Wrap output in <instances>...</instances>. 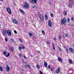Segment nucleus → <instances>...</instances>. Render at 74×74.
Listing matches in <instances>:
<instances>
[{
	"instance_id": "1",
	"label": "nucleus",
	"mask_w": 74,
	"mask_h": 74,
	"mask_svg": "<svg viewBox=\"0 0 74 74\" xmlns=\"http://www.w3.org/2000/svg\"><path fill=\"white\" fill-rule=\"evenodd\" d=\"M23 7L24 8H27L28 9L29 8V4L27 3L26 2H25V5H23Z\"/></svg>"
},
{
	"instance_id": "2",
	"label": "nucleus",
	"mask_w": 74,
	"mask_h": 74,
	"mask_svg": "<svg viewBox=\"0 0 74 74\" xmlns=\"http://www.w3.org/2000/svg\"><path fill=\"white\" fill-rule=\"evenodd\" d=\"M66 18H64L61 21V24L62 25H64V23H66Z\"/></svg>"
},
{
	"instance_id": "3",
	"label": "nucleus",
	"mask_w": 74,
	"mask_h": 74,
	"mask_svg": "<svg viewBox=\"0 0 74 74\" xmlns=\"http://www.w3.org/2000/svg\"><path fill=\"white\" fill-rule=\"evenodd\" d=\"M7 33L8 36H11L12 34L11 33V32L10 30H8L7 31Z\"/></svg>"
},
{
	"instance_id": "4",
	"label": "nucleus",
	"mask_w": 74,
	"mask_h": 74,
	"mask_svg": "<svg viewBox=\"0 0 74 74\" xmlns=\"http://www.w3.org/2000/svg\"><path fill=\"white\" fill-rule=\"evenodd\" d=\"M6 51L3 52V54L5 56V55H6ZM7 53H8V55H6V57H8L10 56V53H9V52H7Z\"/></svg>"
},
{
	"instance_id": "5",
	"label": "nucleus",
	"mask_w": 74,
	"mask_h": 74,
	"mask_svg": "<svg viewBox=\"0 0 74 74\" xmlns=\"http://www.w3.org/2000/svg\"><path fill=\"white\" fill-rule=\"evenodd\" d=\"M3 35L4 37H6V36H7V31L5 30H3Z\"/></svg>"
},
{
	"instance_id": "6",
	"label": "nucleus",
	"mask_w": 74,
	"mask_h": 74,
	"mask_svg": "<svg viewBox=\"0 0 74 74\" xmlns=\"http://www.w3.org/2000/svg\"><path fill=\"white\" fill-rule=\"evenodd\" d=\"M7 10L8 13L9 14H11V9L10 8H7Z\"/></svg>"
},
{
	"instance_id": "7",
	"label": "nucleus",
	"mask_w": 74,
	"mask_h": 74,
	"mask_svg": "<svg viewBox=\"0 0 74 74\" xmlns=\"http://www.w3.org/2000/svg\"><path fill=\"white\" fill-rule=\"evenodd\" d=\"M29 1L30 3H33V2L35 3V4H36L37 3V1H38V0H31H31H29Z\"/></svg>"
},
{
	"instance_id": "8",
	"label": "nucleus",
	"mask_w": 74,
	"mask_h": 74,
	"mask_svg": "<svg viewBox=\"0 0 74 74\" xmlns=\"http://www.w3.org/2000/svg\"><path fill=\"white\" fill-rule=\"evenodd\" d=\"M13 23H15L16 25H18V21H17L15 19H13Z\"/></svg>"
},
{
	"instance_id": "9",
	"label": "nucleus",
	"mask_w": 74,
	"mask_h": 74,
	"mask_svg": "<svg viewBox=\"0 0 74 74\" xmlns=\"http://www.w3.org/2000/svg\"><path fill=\"white\" fill-rule=\"evenodd\" d=\"M69 50L72 53H74V50H73V49L71 47L70 48Z\"/></svg>"
},
{
	"instance_id": "10",
	"label": "nucleus",
	"mask_w": 74,
	"mask_h": 74,
	"mask_svg": "<svg viewBox=\"0 0 74 74\" xmlns=\"http://www.w3.org/2000/svg\"><path fill=\"white\" fill-rule=\"evenodd\" d=\"M69 50L72 53H74V50H73V49L71 47L70 48Z\"/></svg>"
},
{
	"instance_id": "11",
	"label": "nucleus",
	"mask_w": 74,
	"mask_h": 74,
	"mask_svg": "<svg viewBox=\"0 0 74 74\" xmlns=\"http://www.w3.org/2000/svg\"><path fill=\"white\" fill-rule=\"evenodd\" d=\"M25 67L26 68V69H27V68H29V69H30V65H29L26 64L25 65Z\"/></svg>"
},
{
	"instance_id": "12",
	"label": "nucleus",
	"mask_w": 74,
	"mask_h": 74,
	"mask_svg": "<svg viewBox=\"0 0 74 74\" xmlns=\"http://www.w3.org/2000/svg\"><path fill=\"white\" fill-rule=\"evenodd\" d=\"M40 18L41 21H43L44 20V17L42 15H40Z\"/></svg>"
},
{
	"instance_id": "13",
	"label": "nucleus",
	"mask_w": 74,
	"mask_h": 74,
	"mask_svg": "<svg viewBox=\"0 0 74 74\" xmlns=\"http://www.w3.org/2000/svg\"><path fill=\"white\" fill-rule=\"evenodd\" d=\"M52 22H51V21H49L48 25L49 26H50V27H51V25H52Z\"/></svg>"
},
{
	"instance_id": "14",
	"label": "nucleus",
	"mask_w": 74,
	"mask_h": 74,
	"mask_svg": "<svg viewBox=\"0 0 74 74\" xmlns=\"http://www.w3.org/2000/svg\"><path fill=\"white\" fill-rule=\"evenodd\" d=\"M60 68H58V69L56 71V73H59V72H60Z\"/></svg>"
},
{
	"instance_id": "15",
	"label": "nucleus",
	"mask_w": 74,
	"mask_h": 74,
	"mask_svg": "<svg viewBox=\"0 0 74 74\" xmlns=\"http://www.w3.org/2000/svg\"><path fill=\"white\" fill-rule=\"evenodd\" d=\"M6 71H10V68H9V66L7 65V67H6Z\"/></svg>"
},
{
	"instance_id": "16",
	"label": "nucleus",
	"mask_w": 74,
	"mask_h": 74,
	"mask_svg": "<svg viewBox=\"0 0 74 74\" xmlns=\"http://www.w3.org/2000/svg\"><path fill=\"white\" fill-rule=\"evenodd\" d=\"M47 62H45L44 63V66L45 67H47Z\"/></svg>"
},
{
	"instance_id": "17",
	"label": "nucleus",
	"mask_w": 74,
	"mask_h": 74,
	"mask_svg": "<svg viewBox=\"0 0 74 74\" xmlns=\"http://www.w3.org/2000/svg\"><path fill=\"white\" fill-rule=\"evenodd\" d=\"M58 59V60H59V62H62V58H60V57H59Z\"/></svg>"
},
{
	"instance_id": "18",
	"label": "nucleus",
	"mask_w": 74,
	"mask_h": 74,
	"mask_svg": "<svg viewBox=\"0 0 74 74\" xmlns=\"http://www.w3.org/2000/svg\"><path fill=\"white\" fill-rule=\"evenodd\" d=\"M19 10L21 13H23V14H25V12L23 11V10L21 9H19Z\"/></svg>"
},
{
	"instance_id": "19",
	"label": "nucleus",
	"mask_w": 74,
	"mask_h": 74,
	"mask_svg": "<svg viewBox=\"0 0 74 74\" xmlns=\"http://www.w3.org/2000/svg\"><path fill=\"white\" fill-rule=\"evenodd\" d=\"M63 13L64 15H65V16H66V15H67V11H64L63 12Z\"/></svg>"
},
{
	"instance_id": "20",
	"label": "nucleus",
	"mask_w": 74,
	"mask_h": 74,
	"mask_svg": "<svg viewBox=\"0 0 74 74\" xmlns=\"http://www.w3.org/2000/svg\"><path fill=\"white\" fill-rule=\"evenodd\" d=\"M69 63H70V64H72L73 62H72V60L71 59H69Z\"/></svg>"
},
{
	"instance_id": "21",
	"label": "nucleus",
	"mask_w": 74,
	"mask_h": 74,
	"mask_svg": "<svg viewBox=\"0 0 74 74\" xmlns=\"http://www.w3.org/2000/svg\"><path fill=\"white\" fill-rule=\"evenodd\" d=\"M10 49L11 51H14V48H13L12 47L10 48Z\"/></svg>"
},
{
	"instance_id": "22",
	"label": "nucleus",
	"mask_w": 74,
	"mask_h": 74,
	"mask_svg": "<svg viewBox=\"0 0 74 74\" xmlns=\"http://www.w3.org/2000/svg\"><path fill=\"white\" fill-rule=\"evenodd\" d=\"M18 54L19 55V56L20 58H21V57H22V54L21 53H19Z\"/></svg>"
},
{
	"instance_id": "23",
	"label": "nucleus",
	"mask_w": 74,
	"mask_h": 74,
	"mask_svg": "<svg viewBox=\"0 0 74 74\" xmlns=\"http://www.w3.org/2000/svg\"><path fill=\"white\" fill-rule=\"evenodd\" d=\"M52 45L53 49H54V50H55V47L54 46V44H53V43Z\"/></svg>"
},
{
	"instance_id": "24",
	"label": "nucleus",
	"mask_w": 74,
	"mask_h": 74,
	"mask_svg": "<svg viewBox=\"0 0 74 74\" xmlns=\"http://www.w3.org/2000/svg\"><path fill=\"white\" fill-rule=\"evenodd\" d=\"M45 17L46 18V20H48V15H46L45 16Z\"/></svg>"
},
{
	"instance_id": "25",
	"label": "nucleus",
	"mask_w": 74,
	"mask_h": 74,
	"mask_svg": "<svg viewBox=\"0 0 74 74\" xmlns=\"http://www.w3.org/2000/svg\"><path fill=\"white\" fill-rule=\"evenodd\" d=\"M42 33L43 35H45V32H44V30H42Z\"/></svg>"
},
{
	"instance_id": "26",
	"label": "nucleus",
	"mask_w": 74,
	"mask_h": 74,
	"mask_svg": "<svg viewBox=\"0 0 74 74\" xmlns=\"http://www.w3.org/2000/svg\"><path fill=\"white\" fill-rule=\"evenodd\" d=\"M50 16H51V17H53V14L51 13V14H50Z\"/></svg>"
},
{
	"instance_id": "27",
	"label": "nucleus",
	"mask_w": 74,
	"mask_h": 74,
	"mask_svg": "<svg viewBox=\"0 0 74 74\" xmlns=\"http://www.w3.org/2000/svg\"><path fill=\"white\" fill-rule=\"evenodd\" d=\"M5 40L6 42H7V41H8V39L7 38V37L5 38Z\"/></svg>"
},
{
	"instance_id": "28",
	"label": "nucleus",
	"mask_w": 74,
	"mask_h": 74,
	"mask_svg": "<svg viewBox=\"0 0 74 74\" xmlns=\"http://www.w3.org/2000/svg\"><path fill=\"white\" fill-rule=\"evenodd\" d=\"M11 41H12V42H14V39L12 38H11Z\"/></svg>"
},
{
	"instance_id": "29",
	"label": "nucleus",
	"mask_w": 74,
	"mask_h": 74,
	"mask_svg": "<svg viewBox=\"0 0 74 74\" xmlns=\"http://www.w3.org/2000/svg\"><path fill=\"white\" fill-rule=\"evenodd\" d=\"M29 36L30 37H32V33H29Z\"/></svg>"
},
{
	"instance_id": "30",
	"label": "nucleus",
	"mask_w": 74,
	"mask_h": 74,
	"mask_svg": "<svg viewBox=\"0 0 74 74\" xmlns=\"http://www.w3.org/2000/svg\"><path fill=\"white\" fill-rule=\"evenodd\" d=\"M69 7H70V8H72V5H71V4H69Z\"/></svg>"
},
{
	"instance_id": "31",
	"label": "nucleus",
	"mask_w": 74,
	"mask_h": 74,
	"mask_svg": "<svg viewBox=\"0 0 74 74\" xmlns=\"http://www.w3.org/2000/svg\"><path fill=\"white\" fill-rule=\"evenodd\" d=\"M0 70L1 71H3V68L2 67L0 66Z\"/></svg>"
},
{
	"instance_id": "32",
	"label": "nucleus",
	"mask_w": 74,
	"mask_h": 74,
	"mask_svg": "<svg viewBox=\"0 0 74 74\" xmlns=\"http://www.w3.org/2000/svg\"><path fill=\"white\" fill-rule=\"evenodd\" d=\"M19 49L20 51L22 50V47H19Z\"/></svg>"
},
{
	"instance_id": "33",
	"label": "nucleus",
	"mask_w": 74,
	"mask_h": 74,
	"mask_svg": "<svg viewBox=\"0 0 74 74\" xmlns=\"http://www.w3.org/2000/svg\"><path fill=\"white\" fill-rule=\"evenodd\" d=\"M58 48L59 49V50H60V51H62V49H60V47H58Z\"/></svg>"
},
{
	"instance_id": "34",
	"label": "nucleus",
	"mask_w": 74,
	"mask_h": 74,
	"mask_svg": "<svg viewBox=\"0 0 74 74\" xmlns=\"http://www.w3.org/2000/svg\"><path fill=\"white\" fill-rule=\"evenodd\" d=\"M14 32L15 34H17V32H16V31L15 30L14 31Z\"/></svg>"
},
{
	"instance_id": "35",
	"label": "nucleus",
	"mask_w": 74,
	"mask_h": 74,
	"mask_svg": "<svg viewBox=\"0 0 74 74\" xmlns=\"http://www.w3.org/2000/svg\"><path fill=\"white\" fill-rule=\"evenodd\" d=\"M66 51L67 52V53H68L69 51H68V49H67V48H66Z\"/></svg>"
},
{
	"instance_id": "36",
	"label": "nucleus",
	"mask_w": 74,
	"mask_h": 74,
	"mask_svg": "<svg viewBox=\"0 0 74 74\" xmlns=\"http://www.w3.org/2000/svg\"><path fill=\"white\" fill-rule=\"evenodd\" d=\"M61 38H62V37L61 36H59V40H61Z\"/></svg>"
},
{
	"instance_id": "37",
	"label": "nucleus",
	"mask_w": 74,
	"mask_h": 74,
	"mask_svg": "<svg viewBox=\"0 0 74 74\" xmlns=\"http://www.w3.org/2000/svg\"><path fill=\"white\" fill-rule=\"evenodd\" d=\"M51 70L53 71V70H54V69H53V68H51Z\"/></svg>"
},
{
	"instance_id": "38",
	"label": "nucleus",
	"mask_w": 74,
	"mask_h": 74,
	"mask_svg": "<svg viewBox=\"0 0 74 74\" xmlns=\"http://www.w3.org/2000/svg\"><path fill=\"white\" fill-rule=\"evenodd\" d=\"M22 48H23V49H25V47L24 46H22Z\"/></svg>"
},
{
	"instance_id": "39",
	"label": "nucleus",
	"mask_w": 74,
	"mask_h": 74,
	"mask_svg": "<svg viewBox=\"0 0 74 74\" xmlns=\"http://www.w3.org/2000/svg\"><path fill=\"white\" fill-rule=\"evenodd\" d=\"M37 68H38V69H39V67H40V66H39L38 65H37L36 66Z\"/></svg>"
},
{
	"instance_id": "40",
	"label": "nucleus",
	"mask_w": 74,
	"mask_h": 74,
	"mask_svg": "<svg viewBox=\"0 0 74 74\" xmlns=\"http://www.w3.org/2000/svg\"><path fill=\"white\" fill-rule=\"evenodd\" d=\"M67 21H68V22H69L70 21V18H69V17H68L67 19Z\"/></svg>"
},
{
	"instance_id": "41",
	"label": "nucleus",
	"mask_w": 74,
	"mask_h": 74,
	"mask_svg": "<svg viewBox=\"0 0 74 74\" xmlns=\"http://www.w3.org/2000/svg\"><path fill=\"white\" fill-rule=\"evenodd\" d=\"M23 57H24V59H26L27 58L25 56H24Z\"/></svg>"
},
{
	"instance_id": "42",
	"label": "nucleus",
	"mask_w": 74,
	"mask_h": 74,
	"mask_svg": "<svg viewBox=\"0 0 74 74\" xmlns=\"http://www.w3.org/2000/svg\"><path fill=\"white\" fill-rule=\"evenodd\" d=\"M65 36H66V37H67V36H68V34H65Z\"/></svg>"
},
{
	"instance_id": "43",
	"label": "nucleus",
	"mask_w": 74,
	"mask_h": 74,
	"mask_svg": "<svg viewBox=\"0 0 74 74\" xmlns=\"http://www.w3.org/2000/svg\"><path fill=\"white\" fill-rule=\"evenodd\" d=\"M73 20H74V18H71V20L73 21Z\"/></svg>"
},
{
	"instance_id": "44",
	"label": "nucleus",
	"mask_w": 74,
	"mask_h": 74,
	"mask_svg": "<svg viewBox=\"0 0 74 74\" xmlns=\"http://www.w3.org/2000/svg\"><path fill=\"white\" fill-rule=\"evenodd\" d=\"M40 74H43L42 72L41 71H40Z\"/></svg>"
},
{
	"instance_id": "45",
	"label": "nucleus",
	"mask_w": 74,
	"mask_h": 74,
	"mask_svg": "<svg viewBox=\"0 0 74 74\" xmlns=\"http://www.w3.org/2000/svg\"><path fill=\"white\" fill-rule=\"evenodd\" d=\"M37 52L39 53H40V51H37Z\"/></svg>"
},
{
	"instance_id": "46",
	"label": "nucleus",
	"mask_w": 74,
	"mask_h": 74,
	"mask_svg": "<svg viewBox=\"0 0 74 74\" xmlns=\"http://www.w3.org/2000/svg\"><path fill=\"white\" fill-rule=\"evenodd\" d=\"M47 43L48 44H49V42L48 41L47 42Z\"/></svg>"
},
{
	"instance_id": "47",
	"label": "nucleus",
	"mask_w": 74,
	"mask_h": 74,
	"mask_svg": "<svg viewBox=\"0 0 74 74\" xmlns=\"http://www.w3.org/2000/svg\"><path fill=\"white\" fill-rule=\"evenodd\" d=\"M71 26H72V27H74V24H71Z\"/></svg>"
},
{
	"instance_id": "48",
	"label": "nucleus",
	"mask_w": 74,
	"mask_h": 74,
	"mask_svg": "<svg viewBox=\"0 0 74 74\" xmlns=\"http://www.w3.org/2000/svg\"><path fill=\"white\" fill-rule=\"evenodd\" d=\"M54 41H55L56 40V38H54Z\"/></svg>"
},
{
	"instance_id": "49",
	"label": "nucleus",
	"mask_w": 74,
	"mask_h": 74,
	"mask_svg": "<svg viewBox=\"0 0 74 74\" xmlns=\"http://www.w3.org/2000/svg\"><path fill=\"white\" fill-rule=\"evenodd\" d=\"M50 67H50V66H48V68H49V69H50Z\"/></svg>"
},
{
	"instance_id": "50",
	"label": "nucleus",
	"mask_w": 74,
	"mask_h": 74,
	"mask_svg": "<svg viewBox=\"0 0 74 74\" xmlns=\"http://www.w3.org/2000/svg\"><path fill=\"white\" fill-rule=\"evenodd\" d=\"M64 48H65V49H66V46H64Z\"/></svg>"
},
{
	"instance_id": "51",
	"label": "nucleus",
	"mask_w": 74,
	"mask_h": 74,
	"mask_svg": "<svg viewBox=\"0 0 74 74\" xmlns=\"http://www.w3.org/2000/svg\"><path fill=\"white\" fill-rule=\"evenodd\" d=\"M14 6H15V5H16V4H15V3H14Z\"/></svg>"
},
{
	"instance_id": "52",
	"label": "nucleus",
	"mask_w": 74,
	"mask_h": 74,
	"mask_svg": "<svg viewBox=\"0 0 74 74\" xmlns=\"http://www.w3.org/2000/svg\"><path fill=\"white\" fill-rule=\"evenodd\" d=\"M20 42H22V39H20Z\"/></svg>"
},
{
	"instance_id": "53",
	"label": "nucleus",
	"mask_w": 74,
	"mask_h": 74,
	"mask_svg": "<svg viewBox=\"0 0 74 74\" xmlns=\"http://www.w3.org/2000/svg\"><path fill=\"white\" fill-rule=\"evenodd\" d=\"M24 64H27V62H24Z\"/></svg>"
},
{
	"instance_id": "54",
	"label": "nucleus",
	"mask_w": 74,
	"mask_h": 74,
	"mask_svg": "<svg viewBox=\"0 0 74 74\" xmlns=\"http://www.w3.org/2000/svg\"><path fill=\"white\" fill-rule=\"evenodd\" d=\"M35 6H36V5H34V6H33V7H32V8H34Z\"/></svg>"
},
{
	"instance_id": "55",
	"label": "nucleus",
	"mask_w": 74,
	"mask_h": 74,
	"mask_svg": "<svg viewBox=\"0 0 74 74\" xmlns=\"http://www.w3.org/2000/svg\"><path fill=\"white\" fill-rule=\"evenodd\" d=\"M15 58H17V57H16V56L15 57Z\"/></svg>"
},
{
	"instance_id": "56",
	"label": "nucleus",
	"mask_w": 74,
	"mask_h": 74,
	"mask_svg": "<svg viewBox=\"0 0 74 74\" xmlns=\"http://www.w3.org/2000/svg\"><path fill=\"white\" fill-rule=\"evenodd\" d=\"M64 25H66V24L65 23L64 24Z\"/></svg>"
},
{
	"instance_id": "57",
	"label": "nucleus",
	"mask_w": 74,
	"mask_h": 74,
	"mask_svg": "<svg viewBox=\"0 0 74 74\" xmlns=\"http://www.w3.org/2000/svg\"><path fill=\"white\" fill-rule=\"evenodd\" d=\"M1 1H3V0H0Z\"/></svg>"
},
{
	"instance_id": "58",
	"label": "nucleus",
	"mask_w": 74,
	"mask_h": 74,
	"mask_svg": "<svg viewBox=\"0 0 74 74\" xmlns=\"http://www.w3.org/2000/svg\"><path fill=\"white\" fill-rule=\"evenodd\" d=\"M31 56L32 57H33V56Z\"/></svg>"
},
{
	"instance_id": "59",
	"label": "nucleus",
	"mask_w": 74,
	"mask_h": 74,
	"mask_svg": "<svg viewBox=\"0 0 74 74\" xmlns=\"http://www.w3.org/2000/svg\"><path fill=\"white\" fill-rule=\"evenodd\" d=\"M73 47H74V44L73 45Z\"/></svg>"
},
{
	"instance_id": "60",
	"label": "nucleus",
	"mask_w": 74,
	"mask_h": 74,
	"mask_svg": "<svg viewBox=\"0 0 74 74\" xmlns=\"http://www.w3.org/2000/svg\"><path fill=\"white\" fill-rule=\"evenodd\" d=\"M0 26H1V25L0 24Z\"/></svg>"
},
{
	"instance_id": "61",
	"label": "nucleus",
	"mask_w": 74,
	"mask_h": 74,
	"mask_svg": "<svg viewBox=\"0 0 74 74\" xmlns=\"http://www.w3.org/2000/svg\"><path fill=\"white\" fill-rule=\"evenodd\" d=\"M70 0V1H72V0Z\"/></svg>"
},
{
	"instance_id": "62",
	"label": "nucleus",
	"mask_w": 74,
	"mask_h": 74,
	"mask_svg": "<svg viewBox=\"0 0 74 74\" xmlns=\"http://www.w3.org/2000/svg\"><path fill=\"white\" fill-rule=\"evenodd\" d=\"M22 71H23V69H22Z\"/></svg>"
},
{
	"instance_id": "63",
	"label": "nucleus",
	"mask_w": 74,
	"mask_h": 74,
	"mask_svg": "<svg viewBox=\"0 0 74 74\" xmlns=\"http://www.w3.org/2000/svg\"><path fill=\"white\" fill-rule=\"evenodd\" d=\"M49 4H51V2Z\"/></svg>"
},
{
	"instance_id": "64",
	"label": "nucleus",
	"mask_w": 74,
	"mask_h": 74,
	"mask_svg": "<svg viewBox=\"0 0 74 74\" xmlns=\"http://www.w3.org/2000/svg\"><path fill=\"white\" fill-rule=\"evenodd\" d=\"M34 25H36V24H35Z\"/></svg>"
}]
</instances>
